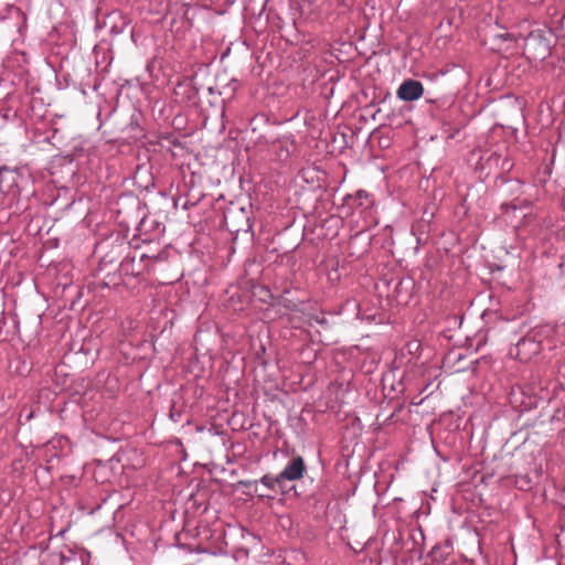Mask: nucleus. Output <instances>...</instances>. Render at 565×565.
<instances>
[{
	"instance_id": "22",
	"label": "nucleus",
	"mask_w": 565,
	"mask_h": 565,
	"mask_svg": "<svg viewBox=\"0 0 565 565\" xmlns=\"http://www.w3.org/2000/svg\"><path fill=\"white\" fill-rule=\"evenodd\" d=\"M562 542L565 544V529L562 530Z\"/></svg>"
},
{
	"instance_id": "11",
	"label": "nucleus",
	"mask_w": 565,
	"mask_h": 565,
	"mask_svg": "<svg viewBox=\"0 0 565 565\" xmlns=\"http://www.w3.org/2000/svg\"><path fill=\"white\" fill-rule=\"evenodd\" d=\"M186 413V406L184 401L180 394H174L171 401V406L169 409V418L173 423H181L183 420V416Z\"/></svg>"
},
{
	"instance_id": "9",
	"label": "nucleus",
	"mask_w": 565,
	"mask_h": 565,
	"mask_svg": "<svg viewBox=\"0 0 565 565\" xmlns=\"http://www.w3.org/2000/svg\"><path fill=\"white\" fill-rule=\"evenodd\" d=\"M266 159L270 162H285L290 157V149L284 143H266Z\"/></svg>"
},
{
	"instance_id": "21",
	"label": "nucleus",
	"mask_w": 565,
	"mask_h": 565,
	"mask_svg": "<svg viewBox=\"0 0 565 565\" xmlns=\"http://www.w3.org/2000/svg\"><path fill=\"white\" fill-rule=\"evenodd\" d=\"M126 455H127V452L122 451V452L116 454V457H118V460L120 461L122 459V457L126 456Z\"/></svg>"
},
{
	"instance_id": "10",
	"label": "nucleus",
	"mask_w": 565,
	"mask_h": 565,
	"mask_svg": "<svg viewBox=\"0 0 565 565\" xmlns=\"http://www.w3.org/2000/svg\"><path fill=\"white\" fill-rule=\"evenodd\" d=\"M429 557L431 561L430 565H452L454 558L451 556V551L449 546L435 545L430 553Z\"/></svg>"
},
{
	"instance_id": "19",
	"label": "nucleus",
	"mask_w": 565,
	"mask_h": 565,
	"mask_svg": "<svg viewBox=\"0 0 565 565\" xmlns=\"http://www.w3.org/2000/svg\"><path fill=\"white\" fill-rule=\"evenodd\" d=\"M311 320L315 321L316 323L322 326L323 328L329 327V322H328L327 318L324 317V315H315L311 317Z\"/></svg>"
},
{
	"instance_id": "15",
	"label": "nucleus",
	"mask_w": 565,
	"mask_h": 565,
	"mask_svg": "<svg viewBox=\"0 0 565 565\" xmlns=\"http://www.w3.org/2000/svg\"><path fill=\"white\" fill-rule=\"evenodd\" d=\"M514 484L519 490L527 491L532 488L533 481L532 478L527 475H515Z\"/></svg>"
},
{
	"instance_id": "12",
	"label": "nucleus",
	"mask_w": 565,
	"mask_h": 565,
	"mask_svg": "<svg viewBox=\"0 0 565 565\" xmlns=\"http://www.w3.org/2000/svg\"><path fill=\"white\" fill-rule=\"evenodd\" d=\"M19 174L15 169H10L7 166H0V192L7 188L11 190L18 185Z\"/></svg>"
},
{
	"instance_id": "6",
	"label": "nucleus",
	"mask_w": 565,
	"mask_h": 565,
	"mask_svg": "<svg viewBox=\"0 0 565 565\" xmlns=\"http://www.w3.org/2000/svg\"><path fill=\"white\" fill-rule=\"evenodd\" d=\"M306 471L305 460L301 456L292 457L285 468L278 473L285 483L286 481H296L303 477Z\"/></svg>"
},
{
	"instance_id": "3",
	"label": "nucleus",
	"mask_w": 565,
	"mask_h": 565,
	"mask_svg": "<svg viewBox=\"0 0 565 565\" xmlns=\"http://www.w3.org/2000/svg\"><path fill=\"white\" fill-rule=\"evenodd\" d=\"M94 286L97 289L117 288L125 286L118 265H114L113 259L103 257L94 271Z\"/></svg>"
},
{
	"instance_id": "5",
	"label": "nucleus",
	"mask_w": 565,
	"mask_h": 565,
	"mask_svg": "<svg viewBox=\"0 0 565 565\" xmlns=\"http://www.w3.org/2000/svg\"><path fill=\"white\" fill-rule=\"evenodd\" d=\"M164 231V224L156 215L143 216L137 226L138 236L143 243L159 239Z\"/></svg>"
},
{
	"instance_id": "4",
	"label": "nucleus",
	"mask_w": 565,
	"mask_h": 565,
	"mask_svg": "<svg viewBox=\"0 0 565 565\" xmlns=\"http://www.w3.org/2000/svg\"><path fill=\"white\" fill-rule=\"evenodd\" d=\"M250 214V210L245 206L231 203L223 215L224 225L231 233L236 235L239 233H248L253 228Z\"/></svg>"
},
{
	"instance_id": "16",
	"label": "nucleus",
	"mask_w": 565,
	"mask_h": 565,
	"mask_svg": "<svg viewBox=\"0 0 565 565\" xmlns=\"http://www.w3.org/2000/svg\"><path fill=\"white\" fill-rule=\"evenodd\" d=\"M40 565H61L60 551H52V552L45 553L41 558Z\"/></svg>"
},
{
	"instance_id": "24",
	"label": "nucleus",
	"mask_w": 565,
	"mask_h": 565,
	"mask_svg": "<svg viewBox=\"0 0 565 565\" xmlns=\"http://www.w3.org/2000/svg\"><path fill=\"white\" fill-rule=\"evenodd\" d=\"M514 184H515L518 188H520V186H521V182H520V181H518V180L514 182Z\"/></svg>"
},
{
	"instance_id": "2",
	"label": "nucleus",
	"mask_w": 565,
	"mask_h": 565,
	"mask_svg": "<svg viewBox=\"0 0 565 565\" xmlns=\"http://www.w3.org/2000/svg\"><path fill=\"white\" fill-rule=\"evenodd\" d=\"M166 259L167 255L163 252L153 255L142 253L139 256L136 254H128L118 264L119 270L121 271V276L125 280V287L135 288L145 280V275L149 274L153 269L154 264Z\"/></svg>"
},
{
	"instance_id": "14",
	"label": "nucleus",
	"mask_w": 565,
	"mask_h": 565,
	"mask_svg": "<svg viewBox=\"0 0 565 565\" xmlns=\"http://www.w3.org/2000/svg\"><path fill=\"white\" fill-rule=\"evenodd\" d=\"M241 487H243L244 493L248 495H257L259 498H270L271 495L268 493L258 492V480H241L238 482Z\"/></svg>"
},
{
	"instance_id": "17",
	"label": "nucleus",
	"mask_w": 565,
	"mask_h": 565,
	"mask_svg": "<svg viewBox=\"0 0 565 565\" xmlns=\"http://www.w3.org/2000/svg\"><path fill=\"white\" fill-rule=\"evenodd\" d=\"M530 205V202L527 200H522L520 201L519 203H503L501 205V207L505 211V212H509L510 210L512 211H515L518 209H524V207H527Z\"/></svg>"
},
{
	"instance_id": "1",
	"label": "nucleus",
	"mask_w": 565,
	"mask_h": 565,
	"mask_svg": "<svg viewBox=\"0 0 565 565\" xmlns=\"http://www.w3.org/2000/svg\"><path fill=\"white\" fill-rule=\"evenodd\" d=\"M557 347L556 332L548 324L535 326L522 335L513 348L510 355L522 363L545 359L546 353Z\"/></svg>"
},
{
	"instance_id": "8",
	"label": "nucleus",
	"mask_w": 565,
	"mask_h": 565,
	"mask_svg": "<svg viewBox=\"0 0 565 565\" xmlns=\"http://www.w3.org/2000/svg\"><path fill=\"white\" fill-rule=\"evenodd\" d=\"M424 94V86L416 79H405L398 87L396 95L404 102H413L419 99Z\"/></svg>"
},
{
	"instance_id": "18",
	"label": "nucleus",
	"mask_w": 565,
	"mask_h": 565,
	"mask_svg": "<svg viewBox=\"0 0 565 565\" xmlns=\"http://www.w3.org/2000/svg\"><path fill=\"white\" fill-rule=\"evenodd\" d=\"M393 546L391 547V552L393 554H399V552L402 551L403 546H402V541H401V535L399 534H395L393 533Z\"/></svg>"
},
{
	"instance_id": "20",
	"label": "nucleus",
	"mask_w": 565,
	"mask_h": 565,
	"mask_svg": "<svg viewBox=\"0 0 565 565\" xmlns=\"http://www.w3.org/2000/svg\"><path fill=\"white\" fill-rule=\"evenodd\" d=\"M355 198L361 201V200H364V199H369L370 194L365 190H358L356 193H355Z\"/></svg>"
},
{
	"instance_id": "7",
	"label": "nucleus",
	"mask_w": 565,
	"mask_h": 565,
	"mask_svg": "<svg viewBox=\"0 0 565 565\" xmlns=\"http://www.w3.org/2000/svg\"><path fill=\"white\" fill-rule=\"evenodd\" d=\"M61 565H85L89 559V553L85 548L63 546L60 550Z\"/></svg>"
},
{
	"instance_id": "13",
	"label": "nucleus",
	"mask_w": 565,
	"mask_h": 565,
	"mask_svg": "<svg viewBox=\"0 0 565 565\" xmlns=\"http://www.w3.org/2000/svg\"><path fill=\"white\" fill-rule=\"evenodd\" d=\"M258 483L263 484L267 490L286 493V487L282 480L279 478V475H265L258 480Z\"/></svg>"
},
{
	"instance_id": "23",
	"label": "nucleus",
	"mask_w": 565,
	"mask_h": 565,
	"mask_svg": "<svg viewBox=\"0 0 565 565\" xmlns=\"http://www.w3.org/2000/svg\"><path fill=\"white\" fill-rule=\"evenodd\" d=\"M203 553H207V554H211V555H217L216 552H211V551H206V550H204Z\"/></svg>"
}]
</instances>
